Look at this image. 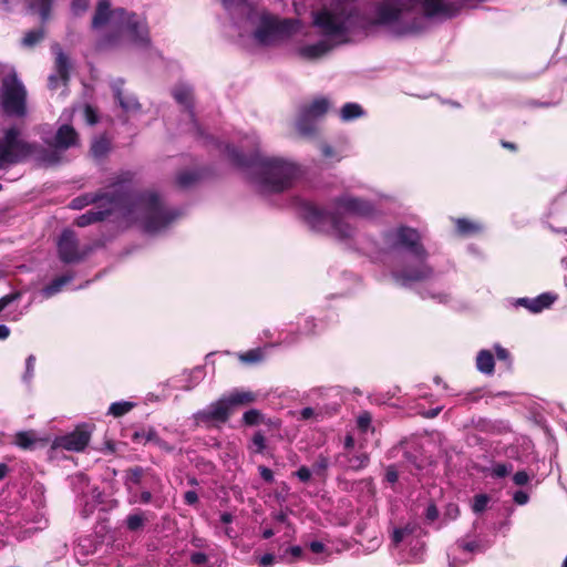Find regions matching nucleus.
<instances>
[{
  "label": "nucleus",
  "mask_w": 567,
  "mask_h": 567,
  "mask_svg": "<svg viewBox=\"0 0 567 567\" xmlns=\"http://www.w3.org/2000/svg\"><path fill=\"white\" fill-rule=\"evenodd\" d=\"M341 456L346 460L348 468L352 471H360L367 467L370 462V456L365 452H343Z\"/></svg>",
  "instance_id": "26"
},
{
  "label": "nucleus",
  "mask_w": 567,
  "mask_h": 567,
  "mask_svg": "<svg viewBox=\"0 0 567 567\" xmlns=\"http://www.w3.org/2000/svg\"><path fill=\"white\" fill-rule=\"evenodd\" d=\"M111 151V142L105 136L94 140L90 147L91 156L96 161L104 159Z\"/></svg>",
  "instance_id": "30"
},
{
  "label": "nucleus",
  "mask_w": 567,
  "mask_h": 567,
  "mask_svg": "<svg viewBox=\"0 0 567 567\" xmlns=\"http://www.w3.org/2000/svg\"><path fill=\"white\" fill-rule=\"evenodd\" d=\"M267 447L266 437L261 431H256L251 437L248 449L252 454H264Z\"/></svg>",
  "instance_id": "38"
},
{
  "label": "nucleus",
  "mask_w": 567,
  "mask_h": 567,
  "mask_svg": "<svg viewBox=\"0 0 567 567\" xmlns=\"http://www.w3.org/2000/svg\"><path fill=\"white\" fill-rule=\"evenodd\" d=\"M422 9L426 18H434L440 14L452 17L455 13L452 4L442 0H422Z\"/></svg>",
  "instance_id": "25"
},
{
  "label": "nucleus",
  "mask_w": 567,
  "mask_h": 567,
  "mask_svg": "<svg viewBox=\"0 0 567 567\" xmlns=\"http://www.w3.org/2000/svg\"><path fill=\"white\" fill-rule=\"evenodd\" d=\"M159 482L158 476L150 467L135 465L124 471L123 483L130 494H133L135 487H142L144 478Z\"/></svg>",
  "instance_id": "19"
},
{
  "label": "nucleus",
  "mask_w": 567,
  "mask_h": 567,
  "mask_svg": "<svg viewBox=\"0 0 567 567\" xmlns=\"http://www.w3.org/2000/svg\"><path fill=\"white\" fill-rule=\"evenodd\" d=\"M90 0H72V9L75 14H81L89 8Z\"/></svg>",
  "instance_id": "58"
},
{
  "label": "nucleus",
  "mask_w": 567,
  "mask_h": 567,
  "mask_svg": "<svg viewBox=\"0 0 567 567\" xmlns=\"http://www.w3.org/2000/svg\"><path fill=\"white\" fill-rule=\"evenodd\" d=\"M27 97V89L16 73L3 78L0 104L4 115L18 118L24 117L28 113Z\"/></svg>",
  "instance_id": "5"
},
{
  "label": "nucleus",
  "mask_w": 567,
  "mask_h": 567,
  "mask_svg": "<svg viewBox=\"0 0 567 567\" xmlns=\"http://www.w3.org/2000/svg\"><path fill=\"white\" fill-rule=\"evenodd\" d=\"M395 246L406 248L417 259H427V251L421 243L420 233L409 226H400L395 233Z\"/></svg>",
  "instance_id": "15"
},
{
  "label": "nucleus",
  "mask_w": 567,
  "mask_h": 567,
  "mask_svg": "<svg viewBox=\"0 0 567 567\" xmlns=\"http://www.w3.org/2000/svg\"><path fill=\"white\" fill-rule=\"evenodd\" d=\"M295 32V20L278 19L265 12L260 16L259 24L254 31V38L258 43L266 45L276 39L290 37Z\"/></svg>",
  "instance_id": "7"
},
{
  "label": "nucleus",
  "mask_w": 567,
  "mask_h": 567,
  "mask_svg": "<svg viewBox=\"0 0 567 567\" xmlns=\"http://www.w3.org/2000/svg\"><path fill=\"white\" fill-rule=\"evenodd\" d=\"M439 517V509L434 503H431L425 511V518L427 522L432 523L436 520Z\"/></svg>",
  "instance_id": "59"
},
{
  "label": "nucleus",
  "mask_w": 567,
  "mask_h": 567,
  "mask_svg": "<svg viewBox=\"0 0 567 567\" xmlns=\"http://www.w3.org/2000/svg\"><path fill=\"white\" fill-rule=\"evenodd\" d=\"M135 175L136 174L132 171L120 172L112 178L109 185L111 190H99L93 194H84L82 196L75 197L71 200L70 207L73 209H82L90 204H100L102 202H107L109 205H114L117 207V204L113 200V197L120 195L123 186L133 181Z\"/></svg>",
  "instance_id": "8"
},
{
  "label": "nucleus",
  "mask_w": 567,
  "mask_h": 567,
  "mask_svg": "<svg viewBox=\"0 0 567 567\" xmlns=\"http://www.w3.org/2000/svg\"><path fill=\"white\" fill-rule=\"evenodd\" d=\"M151 440H153V444L158 446L161 450L166 452L173 451V446L168 442L161 439L157 433H151Z\"/></svg>",
  "instance_id": "53"
},
{
  "label": "nucleus",
  "mask_w": 567,
  "mask_h": 567,
  "mask_svg": "<svg viewBox=\"0 0 567 567\" xmlns=\"http://www.w3.org/2000/svg\"><path fill=\"white\" fill-rule=\"evenodd\" d=\"M412 529L409 527L395 528L392 533V543L398 546L406 535L411 534Z\"/></svg>",
  "instance_id": "52"
},
{
  "label": "nucleus",
  "mask_w": 567,
  "mask_h": 567,
  "mask_svg": "<svg viewBox=\"0 0 567 567\" xmlns=\"http://www.w3.org/2000/svg\"><path fill=\"white\" fill-rule=\"evenodd\" d=\"M198 181V175L195 172H182L176 177V183L181 188H187Z\"/></svg>",
  "instance_id": "42"
},
{
  "label": "nucleus",
  "mask_w": 567,
  "mask_h": 567,
  "mask_svg": "<svg viewBox=\"0 0 567 567\" xmlns=\"http://www.w3.org/2000/svg\"><path fill=\"white\" fill-rule=\"evenodd\" d=\"M133 402L128 401H121V402H114L109 408V414L113 415L114 417H120L128 413L134 408Z\"/></svg>",
  "instance_id": "39"
},
{
  "label": "nucleus",
  "mask_w": 567,
  "mask_h": 567,
  "mask_svg": "<svg viewBox=\"0 0 567 567\" xmlns=\"http://www.w3.org/2000/svg\"><path fill=\"white\" fill-rule=\"evenodd\" d=\"M488 502H489V496L487 494L475 495L473 498L472 511L475 514L483 513L486 509Z\"/></svg>",
  "instance_id": "45"
},
{
  "label": "nucleus",
  "mask_w": 567,
  "mask_h": 567,
  "mask_svg": "<svg viewBox=\"0 0 567 567\" xmlns=\"http://www.w3.org/2000/svg\"><path fill=\"white\" fill-rule=\"evenodd\" d=\"M132 498L130 499V503H142V504H148L152 502V493L150 491H142L138 496L136 492L134 491L133 494H131Z\"/></svg>",
  "instance_id": "48"
},
{
  "label": "nucleus",
  "mask_w": 567,
  "mask_h": 567,
  "mask_svg": "<svg viewBox=\"0 0 567 567\" xmlns=\"http://www.w3.org/2000/svg\"><path fill=\"white\" fill-rule=\"evenodd\" d=\"M84 118L85 122L90 125H95L99 122L97 112L90 104H86L84 107Z\"/></svg>",
  "instance_id": "50"
},
{
  "label": "nucleus",
  "mask_w": 567,
  "mask_h": 567,
  "mask_svg": "<svg viewBox=\"0 0 567 567\" xmlns=\"http://www.w3.org/2000/svg\"><path fill=\"white\" fill-rule=\"evenodd\" d=\"M241 421H243L244 425H246V426H255V425H258L261 423H266L269 425L275 424V422H272L271 420H268L266 422L264 414L257 409H250V410L246 411L243 414Z\"/></svg>",
  "instance_id": "33"
},
{
  "label": "nucleus",
  "mask_w": 567,
  "mask_h": 567,
  "mask_svg": "<svg viewBox=\"0 0 567 567\" xmlns=\"http://www.w3.org/2000/svg\"><path fill=\"white\" fill-rule=\"evenodd\" d=\"M432 275L433 268L426 262V259H419V265L406 266L392 272L393 279L403 286L410 282L424 281L431 278Z\"/></svg>",
  "instance_id": "16"
},
{
  "label": "nucleus",
  "mask_w": 567,
  "mask_h": 567,
  "mask_svg": "<svg viewBox=\"0 0 567 567\" xmlns=\"http://www.w3.org/2000/svg\"><path fill=\"white\" fill-rule=\"evenodd\" d=\"M118 207L109 205L107 202L97 204V209H90L75 219V225L86 227L91 224L105 220Z\"/></svg>",
  "instance_id": "21"
},
{
  "label": "nucleus",
  "mask_w": 567,
  "mask_h": 567,
  "mask_svg": "<svg viewBox=\"0 0 567 567\" xmlns=\"http://www.w3.org/2000/svg\"><path fill=\"white\" fill-rule=\"evenodd\" d=\"M189 560L193 565L199 566L207 563L208 557L206 554L200 551H195L190 554Z\"/></svg>",
  "instance_id": "57"
},
{
  "label": "nucleus",
  "mask_w": 567,
  "mask_h": 567,
  "mask_svg": "<svg viewBox=\"0 0 567 567\" xmlns=\"http://www.w3.org/2000/svg\"><path fill=\"white\" fill-rule=\"evenodd\" d=\"M115 14L121 18L118 24L126 30L135 45L141 48H148L151 45L146 19H141L135 12H128L123 8H116Z\"/></svg>",
  "instance_id": "10"
},
{
  "label": "nucleus",
  "mask_w": 567,
  "mask_h": 567,
  "mask_svg": "<svg viewBox=\"0 0 567 567\" xmlns=\"http://www.w3.org/2000/svg\"><path fill=\"white\" fill-rule=\"evenodd\" d=\"M476 368L485 374H493L495 369L494 355L488 350H481L476 357Z\"/></svg>",
  "instance_id": "31"
},
{
  "label": "nucleus",
  "mask_w": 567,
  "mask_h": 567,
  "mask_svg": "<svg viewBox=\"0 0 567 567\" xmlns=\"http://www.w3.org/2000/svg\"><path fill=\"white\" fill-rule=\"evenodd\" d=\"M557 298L558 296L556 293L543 292L536 298H519L516 305L526 308L532 313H539L545 309H549Z\"/></svg>",
  "instance_id": "22"
},
{
  "label": "nucleus",
  "mask_w": 567,
  "mask_h": 567,
  "mask_svg": "<svg viewBox=\"0 0 567 567\" xmlns=\"http://www.w3.org/2000/svg\"><path fill=\"white\" fill-rule=\"evenodd\" d=\"M313 24L326 37L343 35L347 32L344 21L338 19L336 14L327 9H322L315 14Z\"/></svg>",
  "instance_id": "17"
},
{
  "label": "nucleus",
  "mask_w": 567,
  "mask_h": 567,
  "mask_svg": "<svg viewBox=\"0 0 567 567\" xmlns=\"http://www.w3.org/2000/svg\"><path fill=\"white\" fill-rule=\"evenodd\" d=\"M24 162V140L20 131L9 127L0 138V171Z\"/></svg>",
  "instance_id": "9"
},
{
  "label": "nucleus",
  "mask_w": 567,
  "mask_h": 567,
  "mask_svg": "<svg viewBox=\"0 0 567 567\" xmlns=\"http://www.w3.org/2000/svg\"><path fill=\"white\" fill-rule=\"evenodd\" d=\"M21 298V292L20 291H13L9 295H6L3 297L0 298V312L7 308L9 305H11L12 302L19 300Z\"/></svg>",
  "instance_id": "51"
},
{
  "label": "nucleus",
  "mask_w": 567,
  "mask_h": 567,
  "mask_svg": "<svg viewBox=\"0 0 567 567\" xmlns=\"http://www.w3.org/2000/svg\"><path fill=\"white\" fill-rule=\"evenodd\" d=\"M512 468V464L498 463L493 467L492 475L495 477H505L511 473Z\"/></svg>",
  "instance_id": "49"
},
{
  "label": "nucleus",
  "mask_w": 567,
  "mask_h": 567,
  "mask_svg": "<svg viewBox=\"0 0 567 567\" xmlns=\"http://www.w3.org/2000/svg\"><path fill=\"white\" fill-rule=\"evenodd\" d=\"M73 279L72 275H62L54 278L50 284L41 289V295L49 299L59 293L62 288Z\"/></svg>",
  "instance_id": "29"
},
{
  "label": "nucleus",
  "mask_w": 567,
  "mask_h": 567,
  "mask_svg": "<svg viewBox=\"0 0 567 567\" xmlns=\"http://www.w3.org/2000/svg\"><path fill=\"white\" fill-rule=\"evenodd\" d=\"M385 481L391 483V484H394L398 482L399 480V472L396 470V467L394 465H389L385 470V476H384Z\"/></svg>",
  "instance_id": "56"
},
{
  "label": "nucleus",
  "mask_w": 567,
  "mask_h": 567,
  "mask_svg": "<svg viewBox=\"0 0 567 567\" xmlns=\"http://www.w3.org/2000/svg\"><path fill=\"white\" fill-rule=\"evenodd\" d=\"M91 440V426L89 424L78 425L73 432L56 436L52 443L53 449H62L71 452H82Z\"/></svg>",
  "instance_id": "13"
},
{
  "label": "nucleus",
  "mask_w": 567,
  "mask_h": 567,
  "mask_svg": "<svg viewBox=\"0 0 567 567\" xmlns=\"http://www.w3.org/2000/svg\"><path fill=\"white\" fill-rule=\"evenodd\" d=\"M258 400V394L250 390L235 389L219 399L212 402L205 409L194 413L193 419L196 426L205 429H218L228 423L235 410L247 406Z\"/></svg>",
  "instance_id": "3"
},
{
  "label": "nucleus",
  "mask_w": 567,
  "mask_h": 567,
  "mask_svg": "<svg viewBox=\"0 0 567 567\" xmlns=\"http://www.w3.org/2000/svg\"><path fill=\"white\" fill-rule=\"evenodd\" d=\"M34 437L28 432H19L16 435L14 443L22 450H30L34 445Z\"/></svg>",
  "instance_id": "44"
},
{
  "label": "nucleus",
  "mask_w": 567,
  "mask_h": 567,
  "mask_svg": "<svg viewBox=\"0 0 567 567\" xmlns=\"http://www.w3.org/2000/svg\"><path fill=\"white\" fill-rule=\"evenodd\" d=\"M134 181L125 184L121 194L113 197L123 215L128 216L142 209L144 228L148 233L167 227L179 216L177 212L165 208L157 193L136 190Z\"/></svg>",
  "instance_id": "2"
},
{
  "label": "nucleus",
  "mask_w": 567,
  "mask_h": 567,
  "mask_svg": "<svg viewBox=\"0 0 567 567\" xmlns=\"http://www.w3.org/2000/svg\"><path fill=\"white\" fill-rule=\"evenodd\" d=\"M56 246L59 258L64 264L80 262L89 252V249H80L79 239L72 229L61 233Z\"/></svg>",
  "instance_id": "11"
},
{
  "label": "nucleus",
  "mask_w": 567,
  "mask_h": 567,
  "mask_svg": "<svg viewBox=\"0 0 567 567\" xmlns=\"http://www.w3.org/2000/svg\"><path fill=\"white\" fill-rule=\"evenodd\" d=\"M331 45L326 41H319L315 44H309L300 48L299 54L306 59H318L329 52Z\"/></svg>",
  "instance_id": "27"
},
{
  "label": "nucleus",
  "mask_w": 567,
  "mask_h": 567,
  "mask_svg": "<svg viewBox=\"0 0 567 567\" xmlns=\"http://www.w3.org/2000/svg\"><path fill=\"white\" fill-rule=\"evenodd\" d=\"M239 359L244 363H257L262 360V352L260 349H251L239 355Z\"/></svg>",
  "instance_id": "46"
},
{
  "label": "nucleus",
  "mask_w": 567,
  "mask_h": 567,
  "mask_svg": "<svg viewBox=\"0 0 567 567\" xmlns=\"http://www.w3.org/2000/svg\"><path fill=\"white\" fill-rule=\"evenodd\" d=\"M530 477L526 471H518L513 475V482L517 486H524L529 482Z\"/></svg>",
  "instance_id": "54"
},
{
  "label": "nucleus",
  "mask_w": 567,
  "mask_h": 567,
  "mask_svg": "<svg viewBox=\"0 0 567 567\" xmlns=\"http://www.w3.org/2000/svg\"><path fill=\"white\" fill-rule=\"evenodd\" d=\"M330 102L327 97L320 96L311 103L305 104L299 109L296 120V130L303 138H313L318 133V121L329 111Z\"/></svg>",
  "instance_id": "6"
},
{
  "label": "nucleus",
  "mask_w": 567,
  "mask_h": 567,
  "mask_svg": "<svg viewBox=\"0 0 567 567\" xmlns=\"http://www.w3.org/2000/svg\"><path fill=\"white\" fill-rule=\"evenodd\" d=\"M529 499V496L524 491H516L513 495V501L518 505H525Z\"/></svg>",
  "instance_id": "62"
},
{
  "label": "nucleus",
  "mask_w": 567,
  "mask_h": 567,
  "mask_svg": "<svg viewBox=\"0 0 567 567\" xmlns=\"http://www.w3.org/2000/svg\"><path fill=\"white\" fill-rule=\"evenodd\" d=\"M495 352L496 358L501 361H508L509 360V352L507 349L503 348L502 346L497 344L495 346Z\"/></svg>",
  "instance_id": "63"
},
{
  "label": "nucleus",
  "mask_w": 567,
  "mask_h": 567,
  "mask_svg": "<svg viewBox=\"0 0 567 567\" xmlns=\"http://www.w3.org/2000/svg\"><path fill=\"white\" fill-rule=\"evenodd\" d=\"M45 38L44 27L28 31L21 40V44L25 48H33Z\"/></svg>",
  "instance_id": "34"
},
{
  "label": "nucleus",
  "mask_w": 567,
  "mask_h": 567,
  "mask_svg": "<svg viewBox=\"0 0 567 567\" xmlns=\"http://www.w3.org/2000/svg\"><path fill=\"white\" fill-rule=\"evenodd\" d=\"M71 62L69 56L56 45L54 59V74L49 76L48 86L50 90H56L60 84L68 85L70 81Z\"/></svg>",
  "instance_id": "18"
},
{
  "label": "nucleus",
  "mask_w": 567,
  "mask_h": 567,
  "mask_svg": "<svg viewBox=\"0 0 567 567\" xmlns=\"http://www.w3.org/2000/svg\"><path fill=\"white\" fill-rule=\"evenodd\" d=\"M34 363H35V357L33 354H30L25 360V379H30L33 375L34 370Z\"/></svg>",
  "instance_id": "61"
},
{
  "label": "nucleus",
  "mask_w": 567,
  "mask_h": 567,
  "mask_svg": "<svg viewBox=\"0 0 567 567\" xmlns=\"http://www.w3.org/2000/svg\"><path fill=\"white\" fill-rule=\"evenodd\" d=\"M80 145V136L76 130L70 124H62L55 132L51 146L60 152Z\"/></svg>",
  "instance_id": "20"
},
{
  "label": "nucleus",
  "mask_w": 567,
  "mask_h": 567,
  "mask_svg": "<svg viewBox=\"0 0 567 567\" xmlns=\"http://www.w3.org/2000/svg\"><path fill=\"white\" fill-rule=\"evenodd\" d=\"M173 96L175 101L187 109L189 112L193 111V90L184 84L177 85L173 89Z\"/></svg>",
  "instance_id": "28"
},
{
  "label": "nucleus",
  "mask_w": 567,
  "mask_h": 567,
  "mask_svg": "<svg viewBox=\"0 0 567 567\" xmlns=\"http://www.w3.org/2000/svg\"><path fill=\"white\" fill-rule=\"evenodd\" d=\"M332 206L341 217L342 214L358 217H370L374 214V206L371 202L351 195L333 198Z\"/></svg>",
  "instance_id": "12"
},
{
  "label": "nucleus",
  "mask_w": 567,
  "mask_h": 567,
  "mask_svg": "<svg viewBox=\"0 0 567 567\" xmlns=\"http://www.w3.org/2000/svg\"><path fill=\"white\" fill-rule=\"evenodd\" d=\"M455 228L460 236L467 237L475 234H478L482 230L480 224L470 220L467 218H457L455 219Z\"/></svg>",
  "instance_id": "32"
},
{
  "label": "nucleus",
  "mask_w": 567,
  "mask_h": 567,
  "mask_svg": "<svg viewBox=\"0 0 567 567\" xmlns=\"http://www.w3.org/2000/svg\"><path fill=\"white\" fill-rule=\"evenodd\" d=\"M30 9L37 10L42 19L47 21L51 13L53 0H27Z\"/></svg>",
  "instance_id": "35"
},
{
  "label": "nucleus",
  "mask_w": 567,
  "mask_h": 567,
  "mask_svg": "<svg viewBox=\"0 0 567 567\" xmlns=\"http://www.w3.org/2000/svg\"><path fill=\"white\" fill-rule=\"evenodd\" d=\"M357 427L362 433H365L369 430H371L372 432L374 431V429L372 427V415L370 412L363 411L362 413L359 414V416L357 417Z\"/></svg>",
  "instance_id": "43"
},
{
  "label": "nucleus",
  "mask_w": 567,
  "mask_h": 567,
  "mask_svg": "<svg viewBox=\"0 0 567 567\" xmlns=\"http://www.w3.org/2000/svg\"><path fill=\"white\" fill-rule=\"evenodd\" d=\"M223 152L238 168L257 169V181L264 193L279 194L290 189L300 171L297 164L280 157H266L259 151L244 154L237 147L225 144Z\"/></svg>",
  "instance_id": "1"
},
{
  "label": "nucleus",
  "mask_w": 567,
  "mask_h": 567,
  "mask_svg": "<svg viewBox=\"0 0 567 567\" xmlns=\"http://www.w3.org/2000/svg\"><path fill=\"white\" fill-rule=\"evenodd\" d=\"M258 471H259V474H260V477L268 484H271L274 483L275 481V477H274V472L268 468L267 466L265 465H259L258 466Z\"/></svg>",
  "instance_id": "55"
},
{
  "label": "nucleus",
  "mask_w": 567,
  "mask_h": 567,
  "mask_svg": "<svg viewBox=\"0 0 567 567\" xmlns=\"http://www.w3.org/2000/svg\"><path fill=\"white\" fill-rule=\"evenodd\" d=\"M299 216L306 221L311 229L316 231H327L332 229L334 234L341 238H349L352 236V227L339 216L336 209L328 212L318 207L311 202H300L298 205Z\"/></svg>",
  "instance_id": "4"
},
{
  "label": "nucleus",
  "mask_w": 567,
  "mask_h": 567,
  "mask_svg": "<svg viewBox=\"0 0 567 567\" xmlns=\"http://www.w3.org/2000/svg\"><path fill=\"white\" fill-rule=\"evenodd\" d=\"M120 40V34L118 33H115V32H111V33H107L105 34L97 43V47L100 49H106V48H110V47H114L117 44Z\"/></svg>",
  "instance_id": "47"
},
{
  "label": "nucleus",
  "mask_w": 567,
  "mask_h": 567,
  "mask_svg": "<svg viewBox=\"0 0 567 567\" xmlns=\"http://www.w3.org/2000/svg\"><path fill=\"white\" fill-rule=\"evenodd\" d=\"M329 467V458L324 456L323 454L318 455L316 461L312 464V472L322 478H326L327 471Z\"/></svg>",
  "instance_id": "41"
},
{
  "label": "nucleus",
  "mask_w": 567,
  "mask_h": 567,
  "mask_svg": "<svg viewBox=\"0 0 567 567\" xmlns=\"http://www.w3.org/2000/svg\"><path fill=\"white\" fill-rule=\"evenodd\" d=\"M184 502L187 505H195L198 503V495L195 491H187L184 494Z\"/></svg>",
  "instance_id": "64"
},
{
  "label": "nucleus",
  "mask_w": 567,
  "mask_h": 567,
  "mask_svg": "<svg viewBox=\"0 0 567 567\" xmlns=\"http://www.w3.org/2000/svg\"><path fill=\"white\" fill-rule=\"evenodd\" d=\"M116 9H111L109 0H100L92 18V28L100 29L110 21L118 24L121 18L115 14Z\"/></svg>",
  "instance_id": "23"
},
{
  "label": "nucleus",
  "mask_w": 567,
  "mask_h": 567,
  "mask_svg": "<svg viewBox=\"0 0 567 567\" xmlns=\"http://www.w3.org/2000/svg\"><path fill=\"white\" fill-rule=\"evenodd\" d=\"M145 520L146 518L144 517L143 513H134V514H130L127 517H126V528L130 530V532H137L140 529L143 528L144 524H145Z\"/></svg>",
  "instance_id": "40"
},
{
  "label": "nucleus",
  "mask_w": 567,
  "mask_h": 567,
  "mask_svg": "<svg viewBox=\"0 0 567 567\" xmlns=\"http://www.w3.org/2000/svg\"><path fill=\"white\" fill-rule=\"evenodd\" d=\"M363 114V109L357 103H346L341 111L340 116L344 122L360 117Z\"/></svg>",
  "instance_id": "36"
},
{
  "label": "nucleus",
  "mask_w": 567,
  "mask_h": 567,
  "mask_svg": "<svg viewBox=\"0 0 567 567\" xmlns=\"http://www.w3.org/2000/svg\"><path fill=\"white\" fill-rule=\"evenodd\" d=\"M30 157L40 167H52L62 162V155L59 150L54 147L47 148L37 142L24 140V162Z\"/></svg>",
  "instance_id": "14"
},
{
  "label": "nucleus",
  "mask_w": 567,
  "mask_h": 567,
  "mask_svg": "<svg viewBox=\"0 0 567 567\" xmlns=\"http://www.w3.org/2000/svg\"><path fill=\"white\" fill-rule=\"evenodd\" d=\"M295 475L303 483H307L309 482V480L311 478V471L302 465L298 468V471L295 473Z\"/></svg>",
  "instance_id": "60"
},
{
  "label": "nucleus",
  "mask_w": 567,
  "mask_h": 567,
  "mask_svg": "<svg viewBox=\"0 0 567 567\" xmlns=\"http://www.w3.org/2000/svg\"><path fill=\"white\" fill-rule=\"evenodd\" d=\"M375 20L374 24L385 25L399 21L402 17L403 10L398 6H393L390 2H381L375 8Z\"/></svg>",
  "instance_id": "24"
},
{
  "label": "nucleus",
  "mask_w": 567,
  "mask_h": 567,
  "mask_svg": "<svg viewBox=\"0 0 567 567\" xmlns=\"http://www.w3.org/2000/svg\"><path fill=\"white\" fill-rule=\"evenodd\" d=\"M151 433H157V432L152 426L141 427L133 432V434L131 435V440L134 443L146 445L147 443H153V440H151Z\"/></svg>",
  "instance_id": "37"
}]
</instances>
